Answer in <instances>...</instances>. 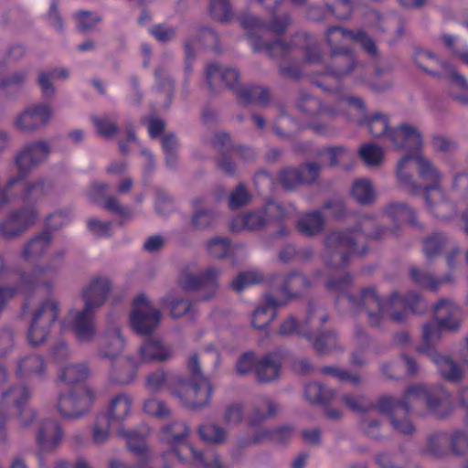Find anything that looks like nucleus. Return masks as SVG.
I'll return each mask as SVG.
<instances>
[{
	"instance_id": "473e14b6",
	"label": "nucleus",
	"mask_w": 468,
	"mask_h": 468,
	"mask_svg": "<svg viewBox=\"0 0 468 468\" xmlns=\"http://www.w3.org/2000/svg\"><path fill=\"white\" fill-rule=\"evenodd\" d=\"M430 356L444 378L455 381L461 378L460 368L450 358L437 355L434 352L431 353Z\"/></svg>"
},
{
	"instance_id": "4468645a",
	"label": "nucleus",
	"mask_w": 468,
	"mask_h": 468,
	"mask_svg": "<svg viewBox=\"0 0 468 468\" xmlns=\"http://www.w3.org/2000/svg\"><path fill=\"white\" fill-rule=\"evenodd\" d=\"M327 40L333 48L334 52H336L335 46L337 43L346 45L349 42L360 44L368 53H374L376 51L374 41L363 32L354 33L341 27H331L327 32Z\"/></svg>"
},
{
	"instance_id": "7c9ffc66",
	"label": "nucleus",
	"mask_w": 468,
	"mask_h": 468,
	"mask_svg": "<svg viewBox=\"0 0 468 468\" xmlns=\"http://www.w3.org/2000/svg\"><path fill=\"white\" fill-rule=\"evenodd\" d=\"M68 76L69 72L64 68L40 72L38 75V83L43 94L45 96H52L55 92L52 82L57 80L67 79Z\"/></svg>"
},
{
	"instance_id": "393cba45",
	"label": "nucleus",
	"mask_w": 468,
	"mask_h": 468,
	"mask_svg": "<svg viewBox=\"0 0 468 468\" xmlns=\"http://www.w3.org/2000/svg\"><path fill=\"white\" fill-rule=\"evenodd\" d=\"M89 375V370L85 365L82 364H66L59 369L58 379L69 388L82 380Z\"/></svg>"
},
{
	"instance_id": "f8f14e48",
	"label": "nucleus",
	"mask_w": 468,
	"mask_h": 468,
	"mask_svg": "<svg viewBox=\"0 0 468 468\" xmlns=\"http://www.w3.org/2000/svg\"><path fill=\"white\" fill-rule=\"evenodd\" d=\"M30 398V392L24 386L11 387L0 394V407L2 409H16L19 413L20 422L27 426L35 418V411L29 408H22Z\"/></svg>"
},
{
	"instance_id": "0eeeda50",
	"label": "nucleus",
	"mask_w": 468,
	"mask_h": 468,
	"mask_svg": "<svg viewBox=\"0 0 468 468\" xmlns=\"http://www.w3.org/2000/svg\"><path fill=\"white\" fill-rule=\"evenodd\" d=\"M423 62L440 66V74L448 80L452 97L462 103L468 102V81L454 67L441 61L430 51H421L418 54L416 63L422 68Z\"/></svg>"
},
{
	"instance_id": "9d476101",
	"label": "nucleus",
	"mask_w": 468,
	"mask_h": 468,
	"mask_svg": "<svg viewBox=\"0 0 468 468\" xmlns=\"http://www.w3.org/2000/svg\"><path fill=\"white\" fill-rule=\"evenodd\" d=\"M93 402V393L88 388L61 392L58 395V410L68 419L79 418L88 412Z\"/></svg>"
},
{
	"instance_id": "de8ad7c7",
	"label": "nucleus",
	"mask_w": 468,
	"mask_h": 468,
	"mask_svg": "<svg viewBox=\"0 0 468 468\" xmlns=\"http://www.w3.org/2000/svg\"><path fill=\"white\" fill-rule=\"evenodd\" d=\"M447 243V239L441 234H435L424 241V252L428 257H431L439 252Z\"/></svg>"
},
{
	"instance_id": "6ab92c4d",
	"label": "nucleus",
	"mask_w": 468,
	"mask_h": 468,
	"mask_svg": "<svg viewBox=\"0 0 468 468\" xmlns=\"http://www.w3.org/2000/svg\"><path fill=\"white\" fill-rule=\"evenodd\" d=\"M140 356L144 361H164L172 356V349L160 340L149 339L141 346Z\"/></svg>"
},
{
	"instance_id": "864d4df0",
	"label": "nucleus",
	"mask_w": 468,
	"mask_h": 468,
	"mask_svg": "<svg viewBox=\"0 0 468 468\" xmlns=\"http://www.w3.org/2000/svg\"><path fill=\"white\" fill-rule=\"evenodd\" d=\"M343 105L347 108L348 114L351 118L356 122H360V120L365 115V109L362 101L356 98H348L342 101Z\"/></svg>"
},
{
	"instance_id": "f257e3e1",
	"label": "nucleus",
	"mask_w": 468,
	"mask_h": 468,
	"mask_svg": "<svg viewBox=\"0 0 468 468\" xmlns=\"http://www.w3.org/2000/svg\"><path fill=\"white\" fill-rule=\"evenodd\" d=\"M418 150L416 153L405 155L397 165V177L404 186H410L411 183L412 170L414 165H417L420 176L425 181H432L433 185L427 186L423 190V196L428 209L435 217L447 218L445 211L450 207V204L444 200L442 189L440 183L442 180L441 173L432 165V163ZM413 151L412 149H409Z\"/></svg>"
},
{
	"instance_id": "6e6d98bb",
	"label": "nucleus",
	"mask_w": 468,
	"mask_h": 468,
	"mask_svg": "<svg viewBox=\"0 0 468 468\" xmlns=\"http://www.w3.org/2000/svg\"><path fill=\"white\" fill-rule=\"evenodd\" d=\"M165 381V372L163 370H156L148 375L145 385L149 391L158 392L164 388Z\"/></svg>"
},
{
	"instance_id": "bb28decb",
	"label": "nucleus",
	"mask_w": 468,
	"mask_h": 468,
	"mask_svg": "<svg viewBox=\"0 0 468 468\" xmlns=\"http://www.w3.org/2000/svg\"><path fill=\"white\" fill-rule=\"evenodd\" d=\"M324 217L319 211H313L302 215L297 222L299 232L306 236L319 233L323 229Z\"/></svg>"
},
{
	"instance_id": "4c0bfd02",
	"label": "nucleus",
	"mask_w": 468,
	"mask_h": 468,
	"mask_svg": "<svg viewBox=\"0 0 468 468\" xmlns=\"http://www.w3.org/2000/svg\"><path fill=\"white\" fill-rule=\"evenodd\" d=\"M359 154L368 166L378 165L384 158L383 149L373 144L363 145L359 150Z\"/></svg>"
},
{
	"instance_id": "13d9d810",
	"label": "nucleus",
	"mask_w": 468,
	"mask_h": 468,
	"mask_svg": "<svg viewBox=\"0 0 468 468\" xmlns=\"http://www.w3.org/2000/svg\"><path fill=\"white\" fill-rule=\"evenodd\" d=\"M112 426L110 425L106 417L100 416L93 430L94 441L98 443L103 442L108 437L109 428Z\"/></svg>"
},
{
	"instance_id": "2eb2a0df",
	"label": "nucleus",
	"mask_w": 468,
	"mask_h": 468,
	"mask_svg": "<svg viewBox=\"0 0 468 468\" xmlns=\"http://www.w3.org/2000/svg\"><path fill=\"white\" fill-rule=\"evenodd\" d=\"M320 168L315 164L306 165L300 169L288 168L280 174V181L284 187L292 189L300 183L313 182L319 174Z\"/></svg>"
},
{
	"instance_id": "f3484780",
	"label": "nucleus",
	"mask_w": 468,
	"mask_h": 468,
	"mask_svg": "<svg viewBox=\"0 0 468 468\" xmlns=\"http://www.w3.org/2000/svg\"><path fill=\"white\" fill-rule=\"evenodd\" d=\"M37 218L33 209H27L15 214L7 218L1 226L0 230L6 238H12L32 225Z\"/></svg>"
},
{
	"instance_id": "052dcab7",
	"label": "nucleus",
	"mask_w": 468,
	"mask_h": 468,
	"mask_svg": "<svg viewBox=\"0 0 468 468\" xmlns=\"http://www.w3.org/2000/svg\"><path fill=\"white\" fill-rule=\"evenodd\" d=\"M243 419L242 406L239 404H234L229 406L224 416L225 422L229 426H235L239 424Z\"/></svg>"
},
{
	"instance_id": "58836bf2",
	"label": "nucleus",
	"mask_w": 468,
	"mask_h": 468,
	"mask_svg": "<svg viewBox=\"0 0 468 468\" xmlns=\"http://www.w3.org/2000/svg\"><path fill=\"white\" fill-rule=\"evenodd\" d=\"M354 154L344 147H331L321 153V158L329 162L331 165L350 161L353 159Z\"/></svg>"
},
{
	"instance_id": "680f3d73",
	"label": "nucleus",
	"mask_w": 468,
	"mask_h": 468,
	"mask_svg": "<svg viewBox=\"0 0 468 468\" xmlns=\"http://www.w3.org/2000/svg\"><path fill=\"white\" fill-rule=\"evenodd\" d=\"M431 144L435 152H450L455 148V143L444 135H434Z\"/></svg>"
},
{
	"instance_id": "c03bdc74",
	"label": "nucleus",
	"mask_w": 468,
	"mask_h": 468,
	"mask_svg": "<svg viewBox=\"0 0 468 468\" xmlns=\"http://www.w3.org/2000/svg\"><path fill=\"white\" fill-rule=\"evenodd\" d=\"M210 14L218 21H227L231 16V8L228 0H210Z\"/></svg>"
},
{
	"instance_id": "1a4fd4ad",
	"label": "nucleus",
	"mask_w": 468,
	"mask_h": 468,
	"mask_svg": "<svg viewBox=\"0 0 468 468\" xmlns=\"http://www.w3.org/2000/svg\"><path fill=\"white\" fill-rule=\"evenodd\" d=\"M58 314V304L53 299H48L34 310L27 334L31 345L37 346L46 340Z\"/></svg>"
},
{
	"instance_id": "5fc2aeb1",
	"label": "nucleus",
	"mask_w": 468,
	"mask_h": 468,
	"mask_svg": "<svg viewBox=\"0 0 468 468\" xmlns=\"http://www.w3.org/2000/svg\"><path fill=\"white\" fill-rule=\"evenodd\" d=\"M452 191L459 197H464L468 194V173L462 172L454 176L452 184Z\"/></svg>"
},
{
	"instance_id": "0e129e2a",
	"label": "nucleus",
	"mask_w": 468,
	"mask_h": 468,
	"mask_svg": "<svg viewBox=\"0 0 468 468\" xmlns=\"http://www.w3.org/2000/svg\"><path fill=\"white\" fill-rule=\"evenodd\" d=\"M250 200V196L248 192L242 186H239L234 192L231 194L229 197V207L234 209L238 208L245 204H247Z\"/></svg>"
},
{
	"instance_id": "4be33fe9",
	"label": "nucleus",
	"mask_w": 468,
	"mask_h": 468,
	"mask_svg": "<svg viewBox=\"0 0 468 468\" xmlns=\"http://www.w3.org/2000/svg\"><path fill=\"white\" fill-rule=\"evenodd\" d=\"M283 303L284 302L277 301L274 297L267 295L265 297V305L259 306L253 314V326L256 328H263L269 324L276 315V307Z\"/></svg>"
},
{
	"instance_id": "49530a36",
	"label": "nucleus",
	"mask_w": 468,
	"mask_h": 468,
	"mask_svg": "<svg viewBox=\"0 0 468 468\" xmlns=\"http://www.w3.org/2000/svg\"><path fill=\"white\" fill-rule=\"evenodd\" d=\"M387 215L390 219L398 218L400 222H410L413 218V211L409 207L397 203L388 207Z\"/></svg>"
},
{
	"instance_id": "e433bc0d",
	"label": "nucleus",
	"mask_w": 468,
	"mask_h": 468,
	"mask_svg": "<svg viewBox=\"0 0 468 468\" xmlns=\"http://www.w3.org/2000/svg\"><path fill=\"white\" fill-rule=\"evenodd\" d=\"M441 39L452 54L468 66V46L461 39L450 35H444Z\"/></svg>"
},
{
	"instance_id": "39448f33",
	"label": "nucleus",
	"mask_w": 468,
	"mask_h": 468,
	"mask_svg": "<svg viewBox=\"0 0 468 468\" xmlns=\"http://www.w3.org/2000/svg\"><path fill=\"white\" fill-rule=\"evenodd\" d=\"M361 300L367 307L378 308L381 316L390 314L391 319L395 322L403 321L407 310L417 313L419 310L414 305L420 303L415 293L410 294L407 298L393 293L388 300L382 301L372 289L365 290L361 295Z\"/></svg>"
},
{
	"instance_id": "c85d7f7f",
	"label": "nucleus",
	"mask_w": 468,
	"mask_h": 468,
	"mask_svg": "<svg viewBox=\"0 0 468 468\" xmlns=\"http://www.w3.org/2000/svg\"><path fill=\"white\" fill-rule=\"evenodd\" d=\"M326 246L333 250H337V252L344 256L345 250H348L350 253H357L355 249L354 239L351 237V233H340L334 232L327 237ZM344 262H346L345 257H343Z\"/></svg>"
},
{
	"instance_id": "774afa93",
	"label": "nucleus",
	"mask_w": 468,
	"mask_h": 468,
	"mask_svg": "<svg viewBox=\"0 0 468 468\" xmlns=\"http://www.w3.org/2000/svg\"><path fill=\"white\" fill-rule=\"evenodd\" d=\"M93 123L98 133L102 136H109L116 132V126L114 123L106 118H93Z\"/></svg>"
},
{
	"instance_id": "69168bd1",
	"label": "nucleus",
	"mask_w": 468,
	"mask_h": 468,
	"mask_svg": "<svg viewBox=\"0 0 468 468\" xmlns=\"http://www.w3.org/2000/svg\"><path fill=\"white\" fill-rule=\"evenodd\" d=\"M48 271L47 268L37 267L33 270L32 273L26 276L23 280V282L26 286L45 284L46 273Z\"/></svg>"
},
{
	"instance_id": "dca6fc26",
	"label": "nucleus",
	"mask_w": 468,
	"mask_h": 468,
	"mask_svg": "<svg viewBox=\"0 0 468 468\" xmlns=\"http://www.w3.org/2000/svg\"><path fill=\"white\" fill-rule=\"evenodd\" d=\"M49 154L46 143L37 142L27 145L17 155L16 164L21 172H26L32 166L45 160Z\"/></svg>"
},
{
	"instance_id": "4d7b16f0",
	"label": "nucleus",
	"mask_w": 468,
	"mask_h": 468,
	"mask_svg": "<svg viewBox=\"0 0 468 468\" xmlns=\"http://www.w3.org/2000/svg\"><path fill=\"white\" fill-rule=\"evenodd\" d=\"M292 429H290L288 427H282V428L277 429L272 431H262L261 436L255 438L253 441H259L261 440L269 438L272 441L282 442V441H285L287 439H289L292 436Z\"/></svg>"
},
{
	"instance_id": "20e7f679",
	"label": "nucleus",
	"mask_w": 468,
	"mask_h": 468,
	"mask_svg": "<svg viewBox=\"0 0 468 468\" xmlns=\"http://www.w3.org/2000/svg\"><path fill=\"white\" fill-rule=\"evenodd\" d=\"M192 374L190 381L181 380L178 383L176 396L190 408H200L209 402L213 388L208 380L201 374L196 356L188 361Z\"/></svg>"
},
{
	"instance_id": "423d86ee",
	"label": "nucleus",
	"mask_w": 468,
	"mask_h": 468,
	"mask_svg": "<svg viewBox=\"0 0 468 468\" xmlns=\"http://www.w3.org/2000/svg\"><path fill=\"white\" fill-rule=\"evenodd\" d=\"M434 314L436 321L423 327L422 337L427 347L440 339L441 331H453L459 327L460 324V310L452 301H440L434 307Z\"/></svg>"
},
{
	"instance_id": "79ce46f5",
	"label": "nucleus",
	"mask_w": 468,
	"mask_h": 468,
	"mask_svg": "<svg viewBox=\"0 0 468 468\" xmlns=\"http://www.w3.org/2000/svg\"><path fill=\"white\" fill-rule=\"evenodd\" d=\"M203 441L209 443H220L226 439V431L216 424H206L199 428Z\"/></svg>"
},
{
	"instance_id": "72a5a7b5",
	"label": "nucleus",
	"mask_w": 468,
	"mask_h": 468,
	"mask_svg": "<svg viewBox=\"0 0 468 468\" xmlns=\"http://www.w3.org/2000/svg\"><path fill=\"white\" fill-rule=\"evenodd\" d=\"M351 195L360 204H367L374 200L376 197L372 184L367 179H358L354 182Z\"/></svg>"
},
{
	"instance_id": "a19ab883",
	"label": "nucleus",
	"mask_w": 468,
	"mask_h": 468,
	"mask_svg": "<svg viewBox=\"0 0 468 468\" xmlns=\"http://www.w3.org/2000/svg\"><path fill=\"white\" fill-rule=\"evenodd\" d=\"M48 244L49 237L48 234L34 238L24 250L25 257L29 260L40 256L47 250Z\"/></svg>"
},
{
	"instance_id": "f03ea898",
	"label": "nucleus",
	"mask_w": 468,
	"mask_h": 468,
	"mask_svg": "<svg viewBox=\"0 0 468 468\" xmlns=\"http://www.w3.org/2000/svg\"><path fill=\"white\" fill-rule=\"evenodd\" d=\"M111 291L112 282L108 278H94L82 292L83 309L69 311L65 320V326H69L74 331L79 341L88 342L93 338L94 311L103 304Z\"/></svg>"
},
{
	"instance_id": "c9c22d12",
	"label": "nucleus",
	"mask_w": 468,
	"mask_h": 468,
	"mask_svg": "<svg viewBox=\"0 0 468 468\" xmlns=\"http://www.w3.org/2000/svg\"><path fill=\"white\" fill-rule=\"evenodd\" d=\"M304 394L306 399L314 403L324 402L335 397V392L332 389L325 388L316 382L306 385Z\"/></svg>"
},
{
	"instance_id": "6e6552de",
	"label": "nucleus",
	"mask_w": 468,
	"mask_h": 468,
	"mask_svg": "<svg viewBox=\"0 0 468 468\" xmlns=\"http://www.w3.org/2000/svg\"><path fill=\"white\" fill-rule=\"evenodd\" d=\"M161 313L154 307L144 294L134 298L130 314L132 329L140 335L153 333L160 324Z\"/></svg>"
},
{
	"instance_id": "7ed1b4c3",
	"label": "nucleus",
	"mask_w": 468,
	"mask_h": 468,
	"mask_svg": "<svg viewBox=\"0 0 468 468\" xmlns=\"http://www.w3.org/2000/svg\"><path fill=\"white\" fill-rule=\"evenodd\" d=\"M367 128L373 136L384 138L396 150H418L423 146L421 133L410 123H401L390 128L388 119L377 114L368 121Z\"/></svg>"
},
{
	"instance_id": "09e8293b",
	"label": "nucleus",
	"mask_w": 468,
	"mask_h": 468,
	"mask_svg": "<svg viewBox=\"0 0 468 468\" xmlns=\"http://www.w3.org/2000/svg\"><path fill=\"white\" fill-rule=\"evenodd\" d=\"M229 250V242L226 238H214L207 243V250L212 257L221 258Z\"/></svg>"
},
{
	"instance_id": "412c9836",
	"label": "nucleus",
	"mask_w": 468,
	"mask_h": 468,
	"mask_svg": "<svg viewBox=\"0 0 468 468\" xmlns=\"http://www.w3.org/2000/svg\"><path fill=\"white\" fill-rule=\"evenodd\" d=\"M137 366L135 362L128 357L118 359L111 371V379L113 382L128 384L132 382L136 375Z\"/></svg>"
},
{
	"instance_id": "c756f323",
	"label": "nucleus",
	"mask_w": 468,
	"mask_h": 468,
	"mask_svg": "<svg viewBox=\"0 0 468 468\" xmlns=\"http://www.w3.org/2000/svg\"><path fill=\"white\" fill-rule=\"evenodd\" d=\"M123 346L124 341L119 330H113L103 337V346L101 348V354L104 357L114 359L121 354Z\"/></svg>"
},
{
	"instance_id": "b1692460",
	"label": "nucleus",
	"mask_w": 468,
	"mask_h": 468,
	"mask_svg": "<svg viewBox=\"0 0 468 468\" xmlns=\"http://www.w3.org/2000/svg\"><path fill=\"white\" fill-rule=\"evenodd\" d=\"M280 360L277 356H268L258 361L255 366L258 379L269 382L278 378L280 374Z\"/></svg>"
},
{
	"instance_id": "338daca9",
	"label": "nucleus",
	"mask_w": 468,
	"mask_h": 468,
	"mask_svg": "<svg viewBox=\"0 0 468 468\" xmlns=\"http://www.w3.org/2000/svg\"><path fill=\"white\" fill-rule=\"evenodd\" d=\"M256 359L253 353H245L237 362V371L239 374H247L256 366Z\"/></svg>"
},
{
	"instance_id": "bf43d9fd",
	"label": "nucleus",
	"mask_w": 468,
	"mask_h": 468,
	"mask_svg": "<svg viewBox=\"0 0 468 468\" xmlns=\"http://www.w3.org/2000/svg\"><path fill=\"white\" fill-rule=\"evenodd\" d=\"M100 18L97 15L81 11L76 14L77 27L83 31L91 28Z\"/></svg>"
},
{
	"instance_id": "aec40b11",
	"label": "nucleus",
	"mask_w": 468,
	"mask_h": 468,
	"mask_svg": "<svg viewBox=\"0 0 468 468\" xmlns=\"http://www.w3.org/2000/svg\"><path fill=\"white\" fill-rule=\"evenodd\" d=\"M437 392L440 393L441 397L440 398V401L435 402L431 399L430 392L423 386L420 385L410 387L407 391V399L410 401L416 399L420 402H424L431 410L435 411L436 414L441 416V412L437 410V406H442L446 404L448 394L441 388L437 389Z\"/></svg>"
},
{
	"instance_id": "5701e85b",
	"label": "nucleus",
	"mask_w": 468,
	"mask_h": 468,
	"mask_svg": "<svg viewBox=\"0 0 468 468\" xmlns=\"http://www.w3.org/2000/svg\"><path fill=\"white\" fill-rule=\"evenodd\" d=\"M132 399L129 396L120 394L111 402L108 416H105L110 425H115L122 421L130 413Z\"/></svg>"
},
{
	"instance_id": "2f4dec72",
	"label": "nucleus",
	"mask_w": 468,
	"mask_h": 468,
	"mask_svg": "<svg viewBox=\"0 0 468 468\" xmlns=\"http://www.w3.org/2000/svg\"><path fill=\"white\" fill-rule=\"evenodd\" d=\"M203 199H196L193 201L195 211L192 218V223L197 229H205L210 226L216 218L215 213L206 206H203Z\"/></svg>"
},
{
	"instance_id": "a18cd8bd",
	"label": "nucleus",
	"mask_w": 468,
	"mask_h": 468,
	"mask_svg": "<svg viewBox=\"0 0 468 468\" xmlns=\"http://www.w3.org/2000/svg\"><path fill=\"white\" fill-rule=\"evenodd\" d=\"M143 409L146 414L156 418H165L169 414V410L166 406L156 398H149L145 399Z\"/></svg>"
},
{
	"instance_id": "e2e57ef3",
	"label": "nucleus",
	"mask_w": 468,
	"mask_h": 468,
	"mask_svg": "<svg viewBox=\"0 0 468 468\" xmlns=\"http://www.w3.org/2000/svg\"><path fill=\"white\" fill-rule=\"evenodd\" d=\"M328 8L332 14L339 19H345L351 14L352 6L349 0H335L334 5H329Z\"/></svg>"
},
{
	"instance_id": "a878e982",
	"label": "nucleus",
	"mask_w": 468,
	"mask_h": 468,
	"mask_svg": "<svg viewBox=\"0 0 468 468\" xmlns=\"http://www.w3.org/2000/svg\"><path fill=\"white\" fill-rule=\"evenodd\" d=\"M218 276V271L209 269L200 278H197L188 272H183L179 278V284L186 290H194L199 286H211L215 288L214 281Z\"/></svg>"
},
{
	"instance_id": "3c124183",
	"label": "nucleus",
	"mask_w": 468,
	"mask_h": 468,
	"mask_svg": "<svg viewBox=\"0 0 468 468\" xmlns=\"http://www.w3.org/2000/svg\"><path fill=\"white\" fill-rule=\"evenodd\" d=\"M336 336L333 333H326L319 336L314 341L315 349L321 353L325 354L336 346Z\"/></svg>"
},
{
	"instance_id": "ddd939ff",
	"label": "nucleus",
	"mask_w": 468,
	"mask_h": 468,
	"mask_svg": "<svg viewBox=\"0 0 468 468\" xmlns=\"http://www.w3.org/2000/svg\"><path fill=\"white\" fill-rule=\"evenodd\" d=\"M52 117V110L46 103L32 104L24 109L15 120V126L21 131H33L47 124Z\"/></svg>"
},
{
	"instance_id": "ea45409f",
	"label": "nucleus",
	"mask_w": 468,
	"mask_h": 468,
	"mask_svg": "<svg viewBox=\"0 0 468 468\" xmlns=\"http://www.w3.org/2000/svg\"><path fill=\"white\" fill-rule=\"evenodd\" d=\"M165 307L170 309L173 317H179L188 312L190 305L187 301L176 298L173 293H169L162 299Z\"/></svg>"
},
{
	"instance_id": "a211bd4d",
	"label": "nucleus",
	"mask_w": 468,
	"mask_h": 468,
	"mask_svg": "<svg viewBox=\"0 0 468 468\" xmlns=\"http://www.w3.org/2000/svg\"><path fill=\"white\" fill-rule=\"evenodd\" d=\"M61 439L62 432L55 421L47 420L41 422L37 433V440L42 450L53 449Z\"/></svg>"
},
{
	"instance_id": "37998d69",
	"label": "nucleus",
	"mask_w": 468,
	"mask_h": 468,
	"mask_svg": "<svg viewBox=\"0 0 468 468\" xmlns=\"http://www.w3.org/2000/svg\"><path fill=\"white\" fill-rule=\"evenodd\" d=\"M261 279V274L257 271L241 272L232 281L231 287L237 292H241L250 285L260 282Z\"/></svg>"
},
{
	"instance_id": "f704fd0d",
	"label": "nucleus",
	"mask_w": 468,
	"mask_h": 468,
	"mask_svg": "<svg viewBox=\"0 0 468 468\" xmlns=\"http://www.w3.org/2000/svg\"><path fill=\"white\" fill-rule=\"evenodd\" d=\"M44 371V361L38 356H26L18 364V372L23 376L41 375Z\"/></svg>"
},
{
	"instance_id": "cd10ccee",
	"label": "nucleus",
	"mask_w": 468,
	"mask_h": 468,
	"mask_svg": "<svg viewBox=\"0 0 468 468\" xmlns=\"http://www.w3.org/2000/svg\"><path fill=\"white\" fill-rule=\"evenodd\" d=\"M207 79L209 84L221 81L227 86L233 87L239 80V73L234 69L223 70L219 66L212 64L207 68Z\"/></svg>"
},
{
	"instance_id": "603ef678",
	"label": "nucleus",
	"mask_w": 468,
	"mask_h": 468,
	"mask_svg": "<svg viewBox=\"0 0 468 468\" xmlns=\"http://www.w3.org/2000/svg\"><path fill=\"white\" fill-rule=\"evenodd\" d=\"M149 433V430L144 428L143 431H129L123 434L127 440L128 447L134 452H141L144 449L143 439Z\"/></svg>"
},
{
	"instance_id": "9b49d317",
	"label": "nucleus",
	"mask_w": 468,
	"mask_h": 468,
	"mask_svg": "<svg viewBox=\"0 0 468 468\" xmlns=\"http://www.w3.org/2000/svg\"><path fill=\"white\" fill-rule=\"evenodd\" d=\"M289 215V211L274 202H269L264 207V216L261 211L252 212L233 218L230 229L232 231L243 229H255L272 219H279Z\"/></svg>"
},
{
	"instance_id": "8fccbe9b",
	"label": "nucleus",
	"mask_w": 468,
	"mask_h": 468,
	"mask_svg": "<svg viewBox=\"0 0 468 468\" xmlns=\"http://www.w3.org/2000/svg\"><path fill=\"white\" fill-rule=\"evenodd\" d=\"M165 439L172 443L180 441L188 434V429L184 423H175L164 429Z\"/></svg>"
}]
</instances>
